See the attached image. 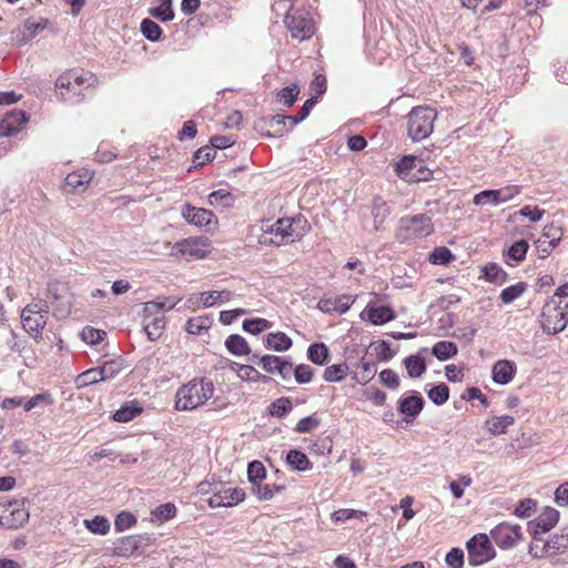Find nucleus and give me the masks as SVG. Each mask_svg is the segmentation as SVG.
<instances>
[{
	"label": "nucleus",
	"mask_w": 568,
	"mask_h": 568,
	"mask_svg": "<svg viewBox=\"0 0 568 568\" xmlns=\"http://www.w3.org/2000/svg\"><path fill=\"white\" fill-rule=\"evenodd\" d=\"M481 278L496 285H503L508 281L509 276L497 263H487L481 267Z\"/></svg>",
	"instance_id": "26"
},
{
	"label": "nucleus",
	"mask_w": 568,
	"mask_h": 568,
	"mask_svg": "<svg viewBox=\"0 0 568 568\" xmlns=\"http://www.w3.org/2000/svg\"><path fill=\"white\" fill-rule=\"evenodd\" d=\"M559 520V511L552 507H546L534 520L528 523V531L535 535H544L550 531Z\"/></svg>",
	"instance_id": "14"
},
{
	"label": "nucleus",
	"mask_w": 568,
	"mask_h": 568,
	"mask_svg": "<svg viewBox=\"0 0 568 568\" xmlns=\"http://www.w3.org/2000/svg\"><path fill=\"white\" fill-rule=\"evenodd\" d=\"M245 499V491L237 487H227L222 483H215L213 495L207 504L211 508L233 507Z\"/></svg>",
	"instance_id": "9"
},
{
	"label": "nucleus",
	"mask_w": 568,
	"mask_h": 568,
	"mask_svg": "<svg viewBox=\"0 0 568 568\" xmlns=\"http://www.w3.org/2000/svg\"><path fill=\"white\" fill-rule=\"evenodd\" d=\"M293 409V404L288 397H280L272 402L268 407V414L273 417L283 418Z\"/></svg>",
	"instance_id": "40"
},
{
	"label": "nucleus",
	"mask_w": 568,
	"mask_h": 568,
	"mask_svg": "<svg viewBox=\"0 0 568 568\" xmlns=\"http://www.w3.org/2000/svg\"><path fill=\"white\" fill-rule=\"evenodd\" d=\"M372 216L374 219V227L379 231L390 213L389 206L382 197H374L372 202Z\"/></svg>",
	"instance_id": "32"
},
{
	"label": "nucleus",
	"mask_w": 568,
	"mask_h": 568,
	"mask_svg": "<svg viewBox=\"0 0 568 568\" xmlns=\"http://www.w3.org/2000/svg\"><path fill=\"white\" fill-rule=\"evenodd\" d=\"M213 394L214 385L210 379L193 378L178 388L174 408L179 412L194 410L203 406Z\"/></svg>",
	"instance_id": "1"
},
{
	"label": "nucleus",
	"mask_w": 568,
	"mask_h": 568,
	"mask_svg": "<svg viewBox=\"0 0 568 568\" xmlns=\"http://www.w3.org/2000/svg\"><path fill=\"white\" fill-rule=\"evenodd\" d=\"M49 306L44 300H32L21 311V323L23 329L36 341L42 337L47 325Z\"/></svg>",
	"instance_id": "3"
},
{
	"label": "nucleus",
	"mask_w": 568,
	"mask_h": 568,
	"mask_svg": "<svg viewBox=\"0 0 568 568\" xmlns=\"http://www.w3.org/2000/svg\"><path fill=\"white\" fill-rule=\"evenodd\" d=\"M233 369H236L237 376L243 381H263L266 382L268 379L267 376L261 375L257 369H255L251 365L237 364L233 363Z\"/></svg>",
	"instance_id": "46"
},
{
	"label": "nucleus",
	"mask_w": 568,
	"mask_h": 568,
	"mask_svg": "<svg viewBox=\"0 0 568 568\" xmlns=\"http://www.w3.org/2000/svg\"><path fill=\"white\" fill-rule=\"evenodd\" d=\"M526 290L527 283L518 282L504 288L499 294V298L503 304L507 305L519 298L526 292Z\"/></svg>",
	"instance_id": "42"
},
{
	"label": "nucleus",
	"mask_w": 568,
	"mask_h": 568,
	"mask_svg": "<svg viewBox=\"0 0 568 568\" xmlns=\"http://www.w3.org/2000/svg\"><path fill=\"white\" fill-rule=\"evenodd\" d=\"M29 517L30 514L26 506V499L11 500L2 506L0 526L7 529H17L22 527Z\"/></svg>",
	"instance_id": "8"
},
{
	"label": "nucleus",
	"mask_w": 568,
	"mask_h": 568,
	"mask_svg": "<svg viewBox=\"0 0 568 568\" xmlns=\"http://www.w3.org/2000/svg\"><path fill=\"white\" fill-rule=\"evenodd\" d=\"M298 94H300L298 85L297 84H291V85H287V87L283 88L277 93V100L283 105L291 106L296 101Z\"/></svg>",
	"instance_id": "64"
},
{
	"label": "nucleus",
	"mask_w": 568,
	"mask_h": 568,
	"mask_svg": "<svg viewBox=\"0 0 568 568\" xmlns=\"http://www.w3.org/2000/svg\"><path fill=\"white\" fill-rule=\"evenodd\" d=\"M272 327V323L262 317L243 321L242 328L250 334L257 335Z\"/></svg>",
	"instance_id": "51"
},
{
	"label": "nucleus",
	"mask_w": 568,
	"mask_h": 568,
	"mask_svg": "<svg viewBox=\"0 0 568 568\" xmlns=\"http://www.w3.org/2000/svg\"><path fill=\"white\" fill-rule=\"evenodd\" d=\"M252 494L257 497L258 500H270L274 497L276 491L284 490V486L257 483L251 487Z\"/></svg>",
	"instance_id": "44"
},
{
	"label": "nucleus",
	"mask_w": 568,
	"mask_h": 568,
	"mask_svg": "<svg viewBox=\"0 0 568 568\" xmlns=\"http://www.w3.org/2000/svg\"><path fill=\"white\" fill-rule=\"evenodd\" d=\"M560 313H562L560 310L556 307V300L550 298L549 302L545 305L544 316H545V325L544 331L548 333V327L555 326V323L558 320H561Z\"/></svg>",
	"instance_id": "59"
},
{
	"label": "nucleus",
	"mask_w": 568,
	"mask_h": 568,
	"mask_svg": "<svg viewBox=\"0 0 568 568\" xmlns=\"http://www.w3.org/2000/svg\"><path fill=\"white\" fill-rule=\"evenodd\" d=\"M84 526L93 534L106 535L110 531V521L104 516H94L92 519H85Z\"/></svg>",
	"instance_id": "52"
},
{
	"label": "nucleus",
	"mask_w": 568,
	"mask_h": 568,
	"mask_svg": "<svg viewBox=\"0 0 568 568\" xmlns=\"http://www.w3.org/2000/svg\"><path fill=\"white\" fill-rule=\"evenodd\" d=\"M210 325V318L206 316L193 317L187 320L185 324V331L192 335H201L204 332H207Z\"/></svg>",
	"instance_id": "53"
},
{
	"label": "nucleus",
	"mask_w": 568,
	"mask_h": 568,
	"mask_svg": "<svg viewBox=\"0 0 568 568\" xmlns=\"http://www.w3.org/2000/svg\"><path fill=\"white\" fill-rule=\"evenodd\" d=\"M291 337L283 332L268 333L265 339V346L276 352H285L292 347Z\"/></svg>",
	"instance_id": "30"
},
{
	"label": "nucleus",
	"mask_w": 568,
	"mask_h": 568,
	"mask_svg": "<svg viewBox=\"0 0 568 568\" xmlns=\"http://www.w3.org/2000/svg\"><path fill=\"white\" fill-rule=\"evenodd\" d=\"M232 292L227 290L203 292L200 294V302L204 307H212L215 304H223L231 300Z\"/></svg>",
	"instance_id": "35"
},
{
	"label": "nucleus",
	"mask_w": 568,
	"mask_h": 568,
	"mask_svg": "<svg viewBox=\"0 0 568 568\" xmlns=\"http://www.w3.org/2000/svg\"><path fill=\"white\" fill-rule=\"evenodd\" d=\"M59 99L63 102L77 104L84 98V93L78 87L70 85V89L55 88Z\"/></svg>",
	"instance_id": "54"
},
{
	"label": "nucleus",
	"mask_w": 568,
	"mask_h": 568,
	"mask_svg": "<svg viewBox=\"0 0 568 568\" xmlns=\"http://www.w3.org/2000/svg\"><path fill=\"white\" fill-rule=\"evenodd\" d=\"M556 307L562 312L560 313L561 320H558L555 326L547 328L548 333L554 335L562 332L568 324V298L556 300Z\"/></svg>",
	"instance_id": "50"
},
{
	"label": "nucleus",
	"mask_w": 568,
	"mask_h": 568,
	"mask_svg": "<svg viewBox=\"0 0 568 568\" xmlns=\"http://www.w3.org/2000/svg\"><path fill=\"white\" fill-rule=\"evenodd\" d=\"M358 367L362 369V373H355L353 379L361 385H365L374 377L376 373L375 363L365 361V358H363L358 363Z\"/></svg>",
	"instance_id": "49"
},
{
	"label": "nucleus",
	"mask_w": 568,
	"mask_h": 568,
	"mask_svg": "<svg viewBox=\"0 0 568 568\" xmlns=\"http://www.w3.org/2000/svg\"><path fill=\"white\" fill-rule=\"evenodd\" d=\"M349 371L346 363L333 364L327 366L323 374V379L328 383H339L345 379Z\"/></svg>",
	"instance_id": "39"
},
{
	"label": "nucleus",
	"mask_w": 568,
	"mask_h": 568,
	"mask_svg": "<svg viewBox=\"0 0 568 568\" xmlns=\"http://www.w3.org/2000/svg\"><path fill=\"white\" fill-rule=\"evenodd\" d=\"M286 222H284V217L278 219L276 222L270 224L267 222H263L262 224V231L258 242L263 245H275V241L277 239H281V235L283 234V225Z\"/></svg>",
	"instance_id": "22"
},
{
	"label": "nucleus",
	"mask_w": 568,
	"mask_h": 568,
	"mask_svg": "<svg viewBox=\"0 0 568 568\" xmlns=\"http://www.w3.org/2000/svg\"><path fill=\"white\" fill-rule=\"evenodd\" d=\"M207 200L210 205H220L222 207H231L234 202L233 195L224 189L211 192Z\"/></svg>",
	"instance_id": "56"
},
{
	"label": "nucleus",
	"mask_w": 568,
	"mask_h": 568,
	"mask_svg": "<svg viewBox=\"0 0 568 568\" xmlns=\"http://www.w3.org/2000/svg\"><path fill=\"white\" fill-rule=\"evenodd\" d=\"M181 214L183 219L189 223L197 227H206L210 225L217 224L215 214L206 209L196 207L191 204H184L182 206Z\"/></svg>",
	"instance_id": "13"
},
{
	"label": "nucleus",
	"mask_w": 568,
	"mask_h": 568,
	"mask_svg": "<svg viewBox=\"0 0 568 568\" xmlns=\"http://www.w3.org/2000/svg\"><path fill=\"white\" fill-rule=\"evenodd\" d=\"M28 118L22 110H12L0 120V136H11L18 133L27 123Z\"/></svg>",
	"instance_id": "20"
},
{
	"label": "nucleus",
	"mask_w": 568,
	"mask_h": 568,
	"mask_svg": "<svg viewBox=\"0 0 568 568\" xmlns=\"http://www.w3.org/2000/svg\"><path fill=\"white\" fill-rule=\"evenodd\" d=\"M546 547L550 557L568 551V526L562 527L559 534L548 538Z\"/></svg>",
	"instance_id": "24"
},
{
	"label": "nucleus",
	"mask_w": 568,
	"mask_h": 568,
	"mask_svg": "<svg viewBox=\"0 0 568 568\" xmlns=\"http://www.w3.org/2000/svg\"><path fill=\"white\" fill-rule=\"evenodd\" d=\"M47 295L53 303L61 307L62 314H69L71 308V300L68 284L60 281H52L48 284Z\"/></svg>",
	"instance_id": "18"
},
{
	"label": "nucleus",
	"mask_w": 568,
	"mask_h": 568,
	"mask_svg": "<svg viewBox=\"0 0 568 568\" xmlns=\"http://www.w3.org/2000/svg\"><path fill=\"white\" fill-rule=\"evenodd\" d=\"M93 82V74L84 71L79 72L70 70L57 79L55 88H65L69 90L70 85H73L74 88L78 87L80 90L84 91L90 88Z\"/></svg>",
	"instance_id": "17"
},
{
	"label": "nucleus",
	"mask_w": 568,
	"mask_h": 568,
	"mask_svg": "<svg viewBox=\"0 0 568 568\" xmlns=\"http://www.w3.org/2000/svg\"><path fill=\"white\" fill-rule=\"evenodd\" d=\"M225 347L231 354L236 356L248 355L251 352L246 339L239 334L230 335L225 341Z\"/></svg>",
	"instance_id": "37"
},
{
	"label": "nucleus",
	"mask_w": 568,
	"mask_h": 568,
	"mask_svg": "<svg viewBox=\"0 0 568 568\" xmlns=\"http://www.w3.org/2000/svg\"><path fill=\"white\" fill-rule=\"evenodd\" d=\"M316 103L317 97H312L304 102L301 111L297 114L283 116L277 115L274 118V120H276L277 123H285L286 121H290L291 128H293L294 125H296L297 123L302 122L307 118V115L310 114V112L312 111Z\"/></svg>",
	"instance_id": "28"
},
{
	"label": "nucleus",
	"mask_w": 568,
	"mask_h": 568,
	"mask_svg": "<svg viewBox=\"0 0 568 568\" xmlns=\"http://www.w3.org/2000/svg\"><path fill=\"white\" fill-rule=\"evenodd\" d=\"M473 203L475 205L489 204V205H494V206L503 204L498 189L484 190V191L475 194V196L473 199Z\"/></svg>",
	"instance_id": "47"
},
{
	"label": "nucleus",
	"mask_w": 568,
	"mask_h": 568,
	"mask_svg": "<svg viewBox=\"0 0 568 568\" xmlns=\"http://www.w3.org/2000/svg\"><path fill=\"white\" fill-rule=\"evenodd\" d=\"M176 251L190 258H203L209 253V241L203 237H189L175 244Z\"/></svg>",
	"instance_id": "15"
},
{
	"label": "nucleus",
	"mask_w": 568,
	"mask_h": 568,
	"mask_svg": "<svg viewBox=\"0 0 568 568\" xmlns=\"http://www.w3.org/2000/svg\"><path fill=\"white\" fill-rule=\"evenodd\" d=\"M517 373V366L515 362L509 359L497 361L491 369V377L494 383L498 385L509 384Z\"/></svg>",
	"instance_id": "21"
},
{
	"label": "nucleus",
	"mask_w": 568,
	"mask_h": 568,
	"mask_svg": "<svg viewBox=\"0 0 568 568\" xmlns=\"http://www.w3.org/2000/svg\"><path fill=\"white\" fill-rule=\"evenodd\" d=\"M155 541L153 534L130 535L118 539L113 544V554L118 557L142 555Z\"/></svg>",
	"instance_id": "6"
},
{
	"label": "nucleus",
	"mask_w": 568,
	"mask_h": 568,
	"mask_svg": "<svg viewBox=\"0 0 568 568\" xmlns=\"http://www.w3.org/2000/svg\"><path fill=\"white\" fill-rule=\"evenodd\" d=\"M142 324L148 338L152 342L158 341L165 327L164 314L155 313L154 311L149 313L145 303L142 312Z\"/></svg>",
	"instance_id": "16"
},
{
	"label": "nucleus",
	"mask_w": 568,
	"mask_h": 568,
	"mask_svg": "<svg viewBox=\"0 0 568 568\" xmlns=\"http://www.w3.org/2000/svg\"><path fill=\"white\" fill-rule=\"evenodd\" d=\"M266 478V469L262 462L253 460L247 466V479L251 486L263 481Z\"/></svg>",
	"instance_id": "58"
},
{
	"label": "nucleus",
	"mask_w": 568,
	"mask_h": 568,
	"mask_svg": "<svg viewBox=\"0 0 568 568\" xmlns=\"http://www.w3.org/2000/svg\"><path fill=\"white\" fill-rule=\"evenodd\" d=\"M531 535V542L529 545V555L534 558H542L550 557L546 547V540L542 538V535Z\"/></svg>",
	"instance_id": "60"
},
{
	"label": "nucleus",
	"mask_w": 568,
	"mask_h": 568,
	"mask_svg": "<svg viewBox=\"0 0 568 568\" xmlns=\"http://www.w3.org/2000/svg\"><path fill=\"white\" fill-rule=\"evenodd\" d=\"M48 26V19L27 20L22 27L12 31V38L19 45H24Z\"/></svg>",
	"instance_id": "19"
},
{
	"label": "nucleus",
	"mask_w": 568,
	"mask_h": 568,
	"mask_svg": "<svg viewBox=\"0 0 568 568\" xmlns=\"http://www.w3.org/2000/svg\"><path fill=\"white\" fill-rule=\"evenodd\" d=\"M490 537L499 548L509 549L523 538L521 527L504 521L490 530Z\"/></svg>",
	"instance_id": "10"
},
{
	"label": "nucleus",
	"mask_w": 568,
	"mask_h": 568,
	"mask_svg": "<svg viewBox=\"0 0 568 568\" xmlns=\"http://www.w3.org/2000/svg\"><path fill=\"white\" fill-rule=\"evenodd\" d=\"M417 158L405 155L396 163V173L399 178L410 182V174L416 169Z\"/></svg>",
	"instance_id": "43"
},
{
	"label": "nucleus",
	"mask_w": 568,
	"mask_h": 568,
	"mask_svg": "<svg viewBox=\"0 0 568 568\" xmlns=\"http://www.w3.org/2000/svg\"><path fill=\"white\" fill-rule=\"evenodd\" d=\"M466 548L467 561L473 567L484 565L496 556L491 541L486 534H477L473 536L467 541Z\"/></svg>",
	"instance_id": "7"
},
{
	"label": "nucleus",
	"mask_w": 568,
	"mask_h": 568,
	"mask_svg": "<svg viewBox=\"0 0 568 568\" xmlns=\"http://www.w3.org/2000/svg\"><path fill=\"white\" fill-rule=\"evenodd\" d=\"M425 406L423 396L416 392L410 390L408 396L400 397L397 400V410L403 415V420L406 424H413L416 417L420 414Z\"/></svg>",
	"instance_id": "12"
},
{
	"label": "nucleus",
	"mask_w": 568,
	"mask_h": 568,
	"mask_svg": "<svg viewBox=\"0 0 568 568\" xmlns=\"http://www.w3.org/2000/svg\"><path fill=\"white\" fill-rule=\"evenodd\" d=\"M437 111L428 105L414 106L406 115L407 135L414 142L427 139L434 131Z\"/></svg>",
	"instance_id": "2"
},
{
	"label": "nucleus",
	"mask_w": 568,
	"mask_h": 568,
	"mask_svg": "<svg viewBox=\"0 0 568 568\" xmlns=\"http://www.w3.org/2000/svg\"><path fill=\"white\" fill-rule=\"evenodd\" d=\"M320 425L321 418L315 413L313 415L300 419L294 430L300 434H307L314 432Z\"/></svg>",
	"instance_id": "63"
},
{
	"label": "nucleus",
	"mask_w": 568,
	"mask_h": 568,
	"mask_svg": "<svg viewBox=\"0 0 568 568\" xmlns=\"http://www.w3.org/2000/svg\"><path fill=\"white\" fill-rule=\"evenodd\" d=\"M98 367L101 373L100 379L110 381L123 369V361L121 358L111 359Z\"/></svg>",
	"instance_id": "48"
},
{
	"label": "nucleus",
	"mask_w": 568,
	"mask_h": 568,
	"mask_svg": "<svg viewBox=\"0 0 568 568\" xmlns=\"http://www.w3.org/2000/svg\"><path fill=\"white\" fill-rule=\"evenodd\" d=\"M559 237H550L548 232H544L536 241V248L540 258H546L558 245Z\"/></svg>",
	"instance_id": "41"
},
{
	"label": "nucleus",
	"mask_w": 568,
	"mask_h": 568,
	"mask_svg": "<svg viewBox=\"0 0 568 568\" xmlns=\"http://www.w3.org/2000/svg\"><path fill=\"white\" fill-rule=\"evenodd\" d=\"M283 234L275 241V245H284L301 240L310 230V224L302 216L284 217Z\"/></svg>",
	"instance_id": "11"
},
{
	"label": "nucleus",
	"mask_w": 568,
	"mask_h": 568,
	"mask_svg": "<svg viewBox=\"0 0 568 568\" xmlns=\"http://www.w3.org/2000/svg\"><path fill=\"white\" fill-rule=\"evenodd\" d=\"M428 398L437 406L444 405L449 398V388L440 383L428 390Z\"/></svg>",
	"instance_id": "62"
},
{
	"label": "nucleus",
	"mask_w": 568,
	"mask_h": 568,
	"mask_svg": "<svg viewBox=\"0 0 568 568\" xmlns=\"http://www.w3.org/2000/svg\"><path fill=\"white\" fill-rule=\"evenodd\" d=\"M515 423V418L510 415L494 417L486 422L488 432L495 436L505 434L509 426Z\"/></svg>",
	"instance_id": "38"
},
{
	"label": "nucleus",
	"mask_w": 568,
	"mask_h": 568,
	"mask_svg": "<svg viewBox=\"0 0 568 568\" xmlns=\"http://www.w3.org/2000/svg\"><path fill=\"white\" fill-rule=\"evenodd\" d=\"M434 232L432 217L427 214L404 216L399 220L396 239L400 243L424 239Z\"/></svg>",
	"instance_id": "4"
},
{
	"label": "nucleus",
	"mask_w": 568,
	"mask_h": 568,
	"mask_svg": "<svg viewBox=\"0 0 568 568\" xmlns=\"http://www.w3.org/2000/svg\"><path fill=\"white\" fill-rule=\"evenodd\" d=\"M286 463L291 466L292 469L298 471H305L312 469V463L305 453L298 449H291L286 455Z\"/></svg>",
	"instance_id": "34"
},
{
	"label": "nucleus",
	"mask_w": 568,
	"mask_h": 568,
	"mask_svg": "<svg viewBox=\"0 0 568 568\" xmlns=\"http://www.w3.org/2000/svg\"><path fill=\"white\" fill-rule=\"evenodd\" d=\"M428 260L434 265H446L454 260V255L446 246H437L429 254Z\"/></svg>",
	"instance_id": "61"
},
{
	"label": "nucleus",
	"mask_w": 568,
	"mask_h": 568,
	"mask_svg": "<svg viewBox=\"0 0 568 568\" xmlns=\"http://www.w3.org/2000/svg\"><path fill=\"white\" fill-rule=\"evenodd\" d=\"M92 178L93 173L89 170L71 172L64 180L65 187L73 192H81L87 187Z\"/></svg>",
	"instance_id": "23"
},
{
	"label": "nucleus",
	"mask_w": 568,
	"mask_h": 568,
	"mask_svg": "<svg viewBox=\"0 0 568 568\" xmlns=\"http://www.w3.org/2000/svg\"><path fill=\"white\" fill-rule=\"evenodd\" d=\"M140 29L142 34L151 42H156L161 39V27L151 19H143Z\"/></svg>",
	"instance_id": "57"
},
{
	"label": "nucleus",
	"mask_w": 568,
	"mask_h": 568,
	"mask_svg": "<svg viewBox=\"0 0 568 568\" xmlns=\"http://www.w3.org/2000/svg\"><path fill=\"white\" fill-rule=\"evenodd\" d=\"M306 356L313 364L323 366L328 362L329 351L324 343H313L308 346Z\"/></svg>",
	"instance_id": "33"
},
{
	"label": "nucleus",
	"mask_w": 568,
	"mask_h": 568,
	"mask_svg": "<svg viewBox=\"0 0 568 568\" xmlns=\"http://www.w3.org/2000/svg\"><path fill=\"white\" fill-rule=\"evenodd\" d=\"M529 244L526 240L516 241L508 250L504 253V261L510 266H515L523 262L527 255Z\"/></svg>",
	"instance_id": "25"
},
{
	"label": "nucleus",
	"mask_w": 568,
	"mask_h": 568,
	"mask_svg": "<svg viewBox=\"0 0 568 568\" xmlns=\"http://www.w3.org/2000/svg\"><path fill=\"white\" fill-rule=\"evenodd\" d=\"M284 23L292 38L300 41L311 39L315 31V22L310 10L292 7L284 18Z\"/></svg>",
	"instance_id": "5"
},
{
	"label": "nucleus",
	"mask_w": 568,
	"mask_h": 568,
	"mask_svg": "<svg viewBox=\"0 0 568 568\" xmlns=\"http://www.w3.org/2000/svg\"><path fill=\"white\" fill-rule=\"evenodd\" d=\"M101 373L99 367H93L90 369H87L79 374L75 378V383L78 388H83L93 384H97L99 382H103V379H100Z\"/></svg>",
	"instance_id": "55"
},
{
	"label": "nucleus",
	"mask_w": 568,
	"mask_h": 568,
	"mask_svg": "<svg viewBox=\"0 0 568 568\" xmlns=\"http://www.w3.org/2000/svg\"><path fill=\"white\" fill-rule=\"evenodd\" d=\"M458 353V347L454 342L449 341H439L434 344L432 348V354L438 359V361H448L449 358L454 357Z\"/></svg>",
	"instance_id": "36"
},
{
	"label": "nucleus",
	"mask_w": 568,
	"mask_h": 568,
	"mask_svg": "<svg viewBox=\"0 0 568 568\" xmlns=\"http://www.w3.org/2000/svg\"><path fill=\"white\" fill-rule=\"evenodd\" d=\"M143 408L138 402H126L118 410L114 412L112 418L118 423H128L139 416Z\"/></svg>",
	"instance_id": "27"
},
{
	"label": "nucleus",
	"mask_w": 568,
	"mask_h": 568,
	"mask_svg": "<svg viewBox=\"0 0 568 568\" xmlns=\"http://www.w3.org/2000/svg\"><path fill=\"white\" fill-rule=\"evenodd\" d=\"M367 318L374 325H383L395 318V313L389 306H376L367 310Z\"/></svg>",
	"instance_id": "31"
},
{
	"label": "nucleus",
	"mask_w": 568,
	"mask_h": 568,
	"mask_svg": "<svg viewBox=\"0 0 568 568\" xmlns=\"http://www.w3.org/2000/svg\"><path fill=\"white\" fill-rule=\"evenodd\" d=\"M181 301L179 297H162L156 301L146 302V311L151 313L154 311L155 313L164 314V312L170 311L176 306V304Z\"/></svg>",
	"instance_id": "45"
},
{
	"label": "nucleus",
	"mask_w": 568,
	"mask_h": 568,
	"mask_svg": "<svg viewBox=\"0 0 568 568\" xmlns=\"http://www.w3.org/2000/svg\"><path fill=\"white\" fill-rule=\"evenodd\" d=\"M403 364L409 378H418L427 369V365L419 354L405 357Z\"/></svg>",
	"instance_id": "29"
}]
</instances>
